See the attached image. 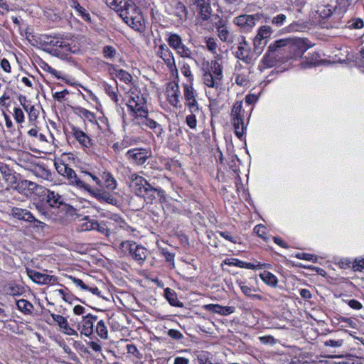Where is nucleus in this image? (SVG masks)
I'll use <instances>...</instances> for the list:
<instances>
[{
  "label": "nucleus",
  "mask_w": 364,
  "mask_h": 364,
  "mask_svg": "<svg viewBox=\"0 0 364 364\" xmlns=\"http://www.w3.org/2000/svg\"><path fill=\"white\" fill-rule=\"evenodd\" d=\"M185 105L188 108L190 112H200L196 98L189 100V101H186Z\"/></svg>",
  "instance_id": "13d9d810"
},
{
  "label": "nucleus",
  "mask_w": 364,
  "mask_h": 364,
  "mask_svg": "<svg viewBox=\"0 0 364 364\" xmlns=\"http://www.w3.org/2000/svg\"><path fill=\"white\" fill-rule=\"evenodd\" d=\"M110 219L114 220L119 228L126 230L127 231H134V229L127 225L124 220L118 215L113 214L110 216Z\"/></svg>",
  "instance_id": "a18cd8bd"
},
{
  "label": "nucleus",
  "mask_w": 364,
  "mask_h": 364,
  "mask_svg": "<svg viewBox=\"0 0 364 364\" xmlns=\"http://www.w3.org/2000/svg\"><path fill=\"white\" fill-rule=\"evenodd\" d=\"M68 278L81 290L85 291L88 289V285L85 284L82 280L73 276H69Z\"/></svg>",
  "instance_id": "338daca9"
},
{
  "label": "nucleus",
  "mask_w": 364,
  "mask_h": 364,
  "mask_svg": "<svg viewBox=\"0 0 364 364\" xmlns=\"http://www.w3.org/2000/svg\"><path fill=\"white\" fill-rule=\"evenodd\" d=\"M181 73L186 78L187 82L186 84H193L194 76L191 72L190 65L185 62L182 63L180 68Z\"/></svg>",
  "instance_id": "4c0bfd02"
},
{
  "label": "nucleus",
  "mask_w": 364,
  "mask_h": 364,
  "mask_svg": "<svg viewBox=\"0 0 364 364\" xmlns=\"http://www.w3.org/2000/svg\"><path fill=\"white\" fill-rule=\"evenodd\" d=\"M139 125L141 126L142 128L145 127L146 128L152 129L158 137H162V135L164 133V129L162 128L161 125L156 122L150 117L145 119L142 124H140Z\"/></svg>",
  "instance_id": "b1692460"
},
{
  "label": "nucleus",
  "mask_w": 364,
  "mask_h": 364,
  "mask_svg": "<svg viewBox=\"0 0 364 364\" xmlns=\"http://www.w3.org/2000/svg\"><path fill=\"white\" fill-rule=\"evenodd\" d=\"M11 215L18 220L27 222H35L38 223L36 226H41L43 225V223L36 220L33 214L26 209L14 207L11 209Z\"/></svg>",
  "instance_id": "aec40b11"
},
{
  "label": "nucleus",
  "mask_w": 364,
  "mask_h": 364,
  "mask_svg": "<svg viewBox=\"0 0 364 364\" xmlns=\"http://www.w3.org/2000/svg\"><path fill=\"white\" fill-rule=\"evenodd\" d=\"M14 118L17 124H21L25 122V115L21 108H14Z\"/></svg>",
  "instance_id": "603ef678"
},
{
  "label": "nucleus",
  "mask_w": 364,
  "mask_h": 364,
  "mask_svg": "<svg viewBox=\"0 0 364 364\" xmlns=\"http://www.w3.org/2000/svg\"><path fill=\"white\" fill-rule=\"evenodd\" d=\"M26 272L32 281L39 284H47L56 281L54 276L43 274L33 269H26Z\"/></svg>",
  "instance_id": "dca6fc26"
},
{
  "label": "nucleus",
  "mask_w": 364,
  "mask_h": 364,
  "mask_svg": "<svg viewBox=\"0 0 364 364\" xmlns=\"http://www.w3.org/2000/svg\"><path fill=\"white\" fill-rule=\"evenodd\" d=\"M119 16L130 27L136 31H141L143 30L144 26L142 17L140 15L139 9L134 4V9L127 8Z\"/></svg>",
  "instance_id": "423d86ee"
},
{
  "label": "nucleus",
  "mask_w": 364,
  "mask_h": 364,
  "mask_svg": "<svg viewBox=\"0 0 364 364\" xmlns=\"http://www.w3.org/2000/svg\"><path fill=\"white\" fill-rule=\"evenodd\" d=\"M287 16L285 14H279L277 15L276 16H274L271 19V23L272 25L280 27L282 26L284 22L286 21Z\"/></svg>",
  "instance_id": "4d7b16f0"
},
{
  "label": "nucleus",
  "mask_w": 364,
  "mask_h": 364,
  "mask_svg": "<svg viewBox=\"0 0 364 364\" xmlns=\"http://www.w3.org/2000/svg\"><path fill=\"white\" fill-rule=\"evenodd\" d=\"M167 100L171 105L175 107H181V91L178 82H171L166 88Z\"/></svg>",
  "instance_id": "ddd939ff"
},
{
  "label": "nucleus",
  "mask_w": 364,
  "mask_h": 364,
  "mask_svg": "<svg viewBox=\"0 0 364 364\" xmlns=\"http://www.w3.org/2000/svg\"><path fill=\"white\" fill-rule=\"evenodd\" d=\"M235 56L246 63H250L251 61V48L243 37H242V41L238 43Z\"/></svg>",
  "instance_id": "2eb2a0df"
},
{
  "label": "nucleus",
  "mask_w": 364,
  "mask_h": 364,
  "mask_svg": "<svg viewBox=\"0 0 364 364\" xmlns=\"http://www.w3.org/2000/svg\"><path fill=\"white\" fill-rule=\"evenodd\" d=\"M174 15L181 21L187 19L188 9L186 6L181 2H178L174 8Z\"/></svg>",
  "instance_id": "c9c22d12"
},
{
  "label": "nucleus",
  "mask_w": 364,
  "mask_h": 364,
  "mask_svg": "<svg viewBox=\"0 0 364 364\" xmlns=\"http://www.w3.org/2000/svg\"><path fill=\"white\" fill-rule=\"evenodd\" d=\"M259 276L262 281L267 285L271 287H276L277 286V277L270 272L264 271L261 272Z\"/></svg>",
  "instance_id": "c85d7f7f"
},
{
  "label": "nucleus",
  "mask_w": 364,
  "mask_h": 364,
  "mask_svg": "<svg viewBox=\"0 0 364 364\" xmlns=\"http://www.w3.org/2000/svg\"><path fill=\"white\" fill-rule=\"evenodd\" d=\"M52 318L56 322L64 334L77 336V332L71 328L65 317L60 314H51Z\"/></svg>",
  "instance_id": "6ab92c4d"
},
{
  "label": "nucleus",
  "mask_w": 364,
  "mask_h": 364,
  "mask_svg": "<svg viewBox=\"0 0 364 364\" xmlns=\"http://www.w3.org/2000/svg\"><path fill=\"white\" fill-rule=\"evenodd\" d=\"M223 77L222 65L217 60H211L208 70L204 71L202 76L203 83L208 89L205 90L208 97H210L213 90L217 91L219 89Z\"/></svg>",
  "instance_id": "20e7f679"
},
{
  "label": "nucleus",
  "mask_w": 364,
  "mask_h": 364,
  "mask_svg": "<svg viewBox=\"0 0 364 364\" xmlns=\"http://www.w3.org/2000/svg\"><path fill=\"white\" fill-rule=\"evenodd\" d=\"M73 6L76 10V11L82 17L84 20H90V14L87 12L85 8L80 6V4L77 1H74Z\"/></svg>",
  "instance_id": "3c124183"
},
{
  "label": "nucleus",
  "mask_w": 364,
  "mask_h": 364,
  "mask_svg": "<svg viewBox=\"0 0 364 364\" xmlns=\"http://www.w3.org/2000/svg\"><path fill=\"white\" fill-rule=\"evenodd\" d=\"M161 192V189L153 188L149 185V187H147V190H145L140 196L144 198L145 200H149V202H151L156 198V193H158L159 195Z\"/></svg>",
  "instance_id": "58836bf2"
},
{
  "label": "nucleus",
  "mask_w": 364,
  "mask_h": 364,
  "mask_svg": "<svg viewBox=\"0 0 364 364\" xmlns=\"http://www.w3.org/2000/svg\"><path fill=\"white\" fill-rule=\"evenodd\" d=\"M94 227V230L97 231L98 232L104 235L107 237H109L110 236V230H109L105 222L102 221L99 223L97 220H95V224Z\"/></svg>",
  "instance_id": "37998d69"
},
{
  "label": "nucleus",
  "mask_w": 364,
  "mask_h": 364,
  "mask_svg": "<svg viewBox=\"0 0 364 364\" xmlns=\"http://www.w3.org/2000/svg\"><path fill=\"white\" fill-rule=\"evenodd\" d=\"M95 331L98 336L102 339H107L108 338V330L103 320L97 322Z\"/></svg>",
  "instance_id": "a19ab883"
},
{
  "label": "nucleus",
  "mask_w": 364,
  "mask_h": 364,
  "mask_svg": "<svg viewBox=\"0 0 364 364\" xmlns=\"http://www.w3.org/2000/svg\"><path fill=\"white\" fill-rule=\"evenodd\" d=\"M77 110V114L84 120H87L92 124H95V122H97V117L95 113L83 107H78Z\"/></svg>",
  "instance_id": "f704fd0d"
},
{
  "label": "nucleus",
  "mask_w": 364,
  "mask_h": 364,
  "mask_svg": "<svg viewBox=\"0 0 364 364\" xmlns=\"http://www.w3.org/2000/svg\"><path fill=\"white\" fill-rule=\"evenodd\" d=\"M232 124L234 127V131L235 135L240 139H242L244 135V122L242 119H232Z\"/></svg>",
  "instance_id": "e433bc0d"
},
{
  "label": "nucleus",
  "mask_w": 364,
  "mask_h": 364,
  "mask_svg": "<svg viewBox=\"0 0 364 364\" xmlns=\"http://www.w3.org/2000/svg\"><path fill=\"white\" fill-rule=\"evenodd\" d=\"M164 296L171 306H182L183 304L178 301L177 294L174 290L170 288L165 289Z\"/></svg>",
  "instance_id": "2f4dec72"
},
{
  "label": "nucleus",
  "mask_w": 364,
  "mask_h": 364,
  "mask_svg": "<svg viewBox=\"0 0 364 364\" xmlns=\"http://www.w3.org/2000/svg\"><path fill=\"white\" fill-rule=\"evenodd\" d=\"M156 55L161 58L168 67L172 76L178 77V71L175 63L173 53L166 44H161L156 50Z\"/></svg>",
  "instance_id": "0eeeda50"
},
{
  "label": "nucleus",
  "mask_w": 364,
  "mask_h": 364,
  "mask_svg": "<svg viewBox=\"0 0 364 364\" xmlns=\"http://www.w3.org/2000/svg\"><path fill=\"white\" fill-rule=\"evenodd\" d=\"M26 291L23 285L16 283H10L6 287L7 294L16 296H21Z\"/></svg>",
  "instance_id": "72a5a7b5"
},
{
  "label": "nucleus",
  "mask_w": 364,
  "mask_h": 364,
  "mask_svg": "<svg viewBox=\"0 0 364 364\" xmlns=\"http://www.w3.org/2000/svg\"><path fill=\"white\" fill-rule=\"evenodd\" d=\"M95 224V220L90 219L88 216H85L82 218L80 223L77 225L76 229L78 232H85L94 230V225Z\"/></svg>",
  "instance_id": "cd10ccee"
},
{
  "label": "nucleus",
  "mask_w": 364,
  "mask_h": 364,
  "mask_svg": "<svg viewBox=\"0 0 364 364\" xmlns=\"http://www.w3.org/2000/svg\"><path fill=\"white\" fill-rule=\"evenodd\" d=\"M167 335L176 341L181 340L183 338L182 333L176 329H169L167 332Z\"/></svg>",
  "instance_id": "774afa93"
},
{
  "label": "nucleus",
  "mask_w": 364,
  "mask_h": 364,
  "mask_svg": "<svg viewBox=\"0 0 364 364\" xmlns=\"http://www.w3.org/2000/svg\"><path fill=\"white\" fill-rule=\"evenodd\" d=\"M43 45L46 51L61 58H66L68 53L78 54L81 52V46L77 42L58 36H46Z\"/></svg>",
  "instance_id": "7ed1b4c3"
},
{
  "label": "nucleus",
  "mask_w": 364,
  "mask_h": 364,
  "mask_svg": "<svg viewBox=\"0 0 364 364\" xmlns=\"http://www.w3.org/2000/svg\"><path fill=\"white\" fill-rule=\"evenodd\" d=\"M295 257L299 259L311 261L313 262H316L317 261L316 256L305 252H298L295 255Z\"/></svg>",
  "instance_id": "bf43d9fd"
},
{
  "label": "nucleus",
  "mask_w": 364,
  "mask_h": 364,
  "mask_svg": "<svg viewBox=\"0 0 364 364\" xmlns=\"http://www.w3.org/2000/svg\"><path fill=\"white\" fill-rule=\"evenodd\" d=\"M217 34L220 40L227 43H232L235 40V34L229 28L226 21L220 18L215 23Z\"/></svg>",
  "instance_id": "9d476101"
},
{
  "label": "nucleus",
  "mask_w": 364,
  "mask_h": 364,
  "mask_svg": "<svg viewBox=\"0 0 364 364\" xmlns=\"http://www.w3.org/2000/svg\"><path fill=\"white\" fill-rule=\"evenodd\" d=\"M101 176L105 182L107 192L109 193V191H112L117 188V182L111 173L105 171Z\"/></svg>",
  "instance_id": "bb28decb"
},
{
  "label": "nucleus",
  "mask_w": 364,
  "mask_h": 364,
  "mask_svg": "<svg viewBox=\"0 0 364 364\" xmlns=\"http://www.w3.org/2000/svg\"><path fill=\"white\" fill-rule=\"evenodd\" d=\"M129 99L127 102L128 108L136 107L138 102L147 100L145 96L136 87H131L129 91Z\"/></svg>",
  "instance_id": "4be33fe9"
},
{
  "label": "nucleus",
  "mask_w": 364,
  "mask_h": 364,
  "mask_svg": "<svg viewBox=\"0 0 364 364\" xmlns=\"http://www.w3.org/2000/svg\"><path fill=\"white\" fill-rule=\"evenodd\" d=\"M283 47H289L294 50L295 56H301L308 49L306 41L301 38H288L276 41L269 45L268 51L263 58V62L267 67H272L277 61L274 53Z\"/></svg>",
  "instance_id": "f03ea898"
},
{
  "label": "nucleus",
  "mask_w": 364,
  "mask_h": 364,
  "mask_svg": "<svg viewBox=\"0 0 364 364\" xmlns=\"http://www.w3.org/2000/svg\"><path fill=\"white\" fill-rule=\"evenodd\" d=\"M94 124L97 125L98 128L102 132H105L109 129L108 119L105 117L97 118V122H95Z\"/></svg>",
  "instance_id": "864d4df0"
},
{
  "label": "nucleus",
  "mask_w": 364,
  "mask_h": 364,
  "mask_svg": "<svg viewBox=\"0 0 364 364\" xmlns=\"http://www.w3.org/2000/svg\"><path fill=\"white\" fill-rule=\"evenodd\" d=\"M168 45L175 50L183 44L181 36L176 33H171L168 38Z\"/></svg>",
  "instance_id": "79ce46f5"
},
{
  "label": "nucleus",
  "mask_w": 364,
  "mask_h": 364,
  "mask_svg": "<svg viewBox=\"0 0 364 364\" xmlns=\"http://www.w3.org/2000/svg\"><path fill=\"white\" fill-rule=\"evenodd\" d=\"M117 249L124 255L129 254L140 265L144 263L149 255V251L146 247L132 240L122 241Z\"/></svg>",
  "instance_id": "39448f33"
},
{
  "label": "nucleus",
  "mask_w": 364,
  "mask_h": 364,
  "mask_svg": "<svg viewBox=\"0 0 364 364\" xmlns=\"http://www.w3.org/2000/svg\"><path fill=\"white\" fill-rule=\"evenodd\" d=\"M199 364H210L209 353L206 351L200 352L197 355Z\"/></svg>",
  "instance_id": "680f3d73"
},
{
  "label": "nucleus",
  "mask_w": 364,
  "mask_h": 364,
  "mask_svg": "<svg viewBox=\"0 0 364 364\" xmlns=\"http://www.w3.org/2000/svg\"><path fill=\"white\" fill-rule=\"evenodd\" d=\"M239 287L242 291V292L247 296H252V294L253 291H255L256 290L255 289H252L247 285H245L242 282H238Z\"/></svg>",
  "instance_id": "69168bd1"
},
{
  "label": "nucleus",
  "mask_w": 364,
  "mask_h": 364,
  "mask_svg": "<svg viewBox=\"0 0 364 364\" xmlns=\"http://www.w3.org/2000/svg\"><path fill=\"white\" fill-rule=\"evenodd\" d=\"M55 291L58 292V294L62 297L63 301L69 304H72L73 301V295L67 293L65 289H57Z\"/></svg>",
  "instance_id": "0e129e2a"
},
{
  "label": "nucleus",
  "mask_w": 364,
  "mask_h": 364,
  "mask_svg": "<svg viewBox=\"0 0 364 364\" xmlns=\"http://www.w3.org/2000/svg\"><path fill=\"white\" fill-rule=\"evenodd\" d=\"M55 166L57 171L62 176L67 178L69 181V183L76 187V185H81L82 183L78 179V175L75 172V171L69 167L67 164L61 161H58L55 162Z\"/></svg>",
  "instance_id": "6e6552de"
},
{
  "label": "nucleus",
  "mask_w": 364,
  "mask_h": 364,
  "mask_svg": "<svg viewBox=\"0 0 364 364\" xmlns=\"http://www.w3.org/2000/svg\"><path fill=\"white\" fill-rule=\"evenodd\" d=\"M103 56L110 60H113L117 54L116 49L111 46H105L102 50Z\"/></svg>",
  "instance_id": "c03bdc74"
},
{
  "label": "nucleus",
  "mask_w": 364,
  "mask_h": 364,
  "mask_svg": "<svg viewBox=\"0 0 364 364\" xmlns=\"http://www.w3.org/2000/svg\"><path fill=\"white\" fill-rule=\"evenodd\" d=\"M205 309L213 313H215L222 316H228L235 311L233 306H223L219 304H210L205 306Z\"/></svg>",
  "instance_id": "5701e85b"
},
{
  "label": "nucleus",
  "mask_w": 364,
  "mask_h": 364,
  "mask_svg": "<svg viewBox=\"0 0 364 364\" xmlns=\"http://www.w3.org/2000/svg\"><path fill=\"white\" fill-rule=\"evenodd\" d=\"M193 4L198 9L203 20H207L210 14L209 0H194Z\"/></svg>",
  "instance_id": "393cba45"
},
{
  "label": "nucleus",
  "mask_w": 364,
  "mask_h": 364,
  "mask_svg": "<svg viewBox=\"0 0 364 364\" xmlns=\"http://www.w3.org/2000/svg\"><path fill=\"white\" fill-rule=\"evenodd\" d=\"M176 51L181 58H191V55H192L191 50L183 43L181 46H179L176 50Z\"/></svg>",
  "instance_id": "6e6d98bb"
},
{
  "label": "nucleus",
  "mask_w": 364,
  "mask_h": 364,
  "mask_svg": "<svg viewBox=\"0 0 364 364\" xmlns=\"http://www.w3.org/2000/svg\"><path fill=\"white\" fill-rule=\"evenodd\" d=\"M271 264L267 263H260L259 262H256L255 263H250L244 262L243 268L247 269H260L264 267L270 268Z\"/></svg>",
  "instance_id": "8fccbe9b"
},
{
  "label": "nucleus",
  "mask_w": 364,
  "mask_h": 364,
  "mask_svg": "<svg viewBox=\"0 0 364 364\" xmlns=\"http://www.w3.org/2000/svg\"><path fill=\"white\" fill-rule=\"evenodd\" d=\"M17 309L25 315H30L33 310V304L26 299L16 301Z\"/></svg>",
  "instance_id": "473e14b6"
},
{
  "label": "nucleus",
  "mask_w": 364,
  "mask_h": 364,
  "mask_svg": "<svg viewBox=\"0 0 364 364\" xmlns=\"http://www.w3.org/2000/svg\"><path fill=\"white\" fill-rule=\"evenodd\" d=\"M200 112H191L186 117V124L192 129H196L197 127V116Z\"/></svg>",
  "instance_id": "49530a36"
},
{
  "label": "nucleus",
  "mask_w": 364,
  "mask_h": 364,
  "mask_svg": "<svg viewBox=\"0 0 364 364\" xmlns=\"http://www.w3.org/2000/svg\"><path fill=\"white\" fill-rule=\"evenodd\" d=\"M73 134L75 139L85 147H90L92 145L90 138L78 128H73Z\"/></svg>",
  "instance_id": "a878e982"
},
{
  "label": "nucleus",
  "mask_w": 364,
  "mask_h": 364,
  "mask_svg": "<svg viewBox=\"0 0 364 364\" xmlns=\"http://www.w3.org/2000/svg\"><path fill=\"white\" fill-rule=\"evenodd\" d=\"M242 112V107L241 102H237L232 109L231 117L232 119H242L243 116L241 114Z\"/></svg>",
  "instance_id": "de8ad7c7"
},
{
  "label": "nucleus",
  "mask_w": 364,
  "mask_h": 364,
  "mask_svg": "<svg viewBox=\"0 0 364 364\" xmlns=\"http://www.w3.org/2000/svg\"><path fill=\"white\" fill-rule=\"evenodd\" d=\"M258 17L255 15L243 14L235 17L233 23L245 31H250L256 24Z\"/></svg>",
  "instance_id": "4468645a"
},
{
  "label": "nucleus",
  "mask_w": 364,
  "mask_h": 364,
  "mask_svg": "<svg viewBox=\"0 0 364 364\" xmlns=\"http://www.w3.org/2000/svg\"><path fill=\"white\" fill-rule=\"evenodd\" d=\"M129 178L131 180V186L134 189L136 194L138 196L141 195L145 190H147V187H149L148 181L136 173L130 175Z\"/></svg>",
  "instance_id": "f3484780"
},
{
  "label": "nucleus",
  "mask_w": 364,
  "mask_h": 364,
  "mask_svg": "<svg viewBox=\"0 0 364 364\" xmlns=\"http://www.w3.org/2000/svg\"><path fill=\"white\" fill-rule=\"evenodd\" d=\"M183 87L185 102L196 98V90L193 88V84H183Z\"/></svg>",
  "instance_id": "ea45409f"
},
{
  "label": "nucleus",
  "mask_w": 364,
  "mask_h": 364,
  "mask_svg": "<svg viewBox=\"0 0 364 364\" xmlns=\"http://www.w3.org/2000/svg\"><path fill=\"white\" fill-rule=\"evenodd\" d=\"M150 154L148 150L145 149H133L129 150L127 154V158L132 163L137 165L144 164L149 157Z\"/></svg>",
  "instance_id": "f8f14e48"
},
{
  "label": "nucleus",
  "mask_w": 364,
  "mask_h": 364,
  "mask_svg": "<svg viewBox=\"0 0 364 364\" xmlns=\"http://www.w3.org/2000/svg\"><path fill=\"white\" fill-rule=\"evenodd\" d=\"M97 316L88 314L82 316L81 320L77 322V329L82 335L89 337L94 331V323L97 321Z\"/></svg>",
  "instance_id": "9b49d317"
},
{
  "label": "nucleus",
  "mask_w": 364,
  "mask_h": 364,
  "mask_svg": "<svg viewBox=\"0 0 364 364\" xmlns=\"http://www.w3.org/2000/svg\"><path fill=\"white\" fill-rule=\"evenodd\" d=\"M78 179L82 184L76 185L77 188L87 192L100 203H106L111 205H116L117 203V200L113 195L102 188V181L93 173L82 171L78 175Z\"/></svg>",
  "instance_id": "f257e3e1"
},
{
  "label": "nucleus",
  "mask_w": 364,
  "mask_h": 364,
  "mask_svg": "<svg viewBox=\"0 0 364 364\" xmlns=\"http://www.w3.org/2000/svg\"><path fill=\"white\" fill-rule=\"evenodd\" d=\"M132 116H133V122L135 124H140L149 117V110L147 107V100L145 102H138L136 107L128 108Z\"/></svg>",
  "instance_id": "1a4fd4ad"
},
{
  "label": "nucleus",
  "mask_w": 364,
  "mask_h": 364,
  "mask_svg": "<svg viewBox=\"0 0 364 364\" xmlns=\"http://www.w3.org/2000/svg\"><path fill=\"white\" fill-rule=\"evenodd\" d=\"M105 4L111 9L115 10L119 15L126 9H134V4L132 0H105Z\"/></svg>",
  "instance_id": "412c9836"
},
{
  "label": "nucleus",
  "mask_w": 364,
  "mask_h": 364,
  "mask_svg": "<svg viewBox=\"0 0 364 364\" xmlns=\"http://www.w3.org/2000/svg\"><path fill=\"white\" fill-rule=\"evenodd\" d=\"M205 44L209 51H210L212 53H216L218 43L215 38H214L213 37H206Z\"/></svg>",
  "instance_id": "5fc2aeb1"
},
{
  "label": "nucleus",
  "mask_w": 364,
  "mask_h": 364,
  "mask_svg": "<svg viewBox=\"0 0 364 364\" xmlns=\"http://www.w3.org/2000/svg\"><path fill=\"white\" fill-rule=\"evenodd\" d=\"M225 264L229 266L238 267L243 268L244 261L235 258H228L224 261Z\"/></svg>",
  "instance_id": "e2e57ef3"
},
{
  "label": "nucleus",
  "mask_w": 364,
  "mask_h": 364,
  "mask_svg": "<svg viewBox=\"0 0 364 364\" xmlns=\"http://www.w3.org/2000/svg\"><path fill=\"white\" fill-rule=\"evenodd\" d=\"M28 116L30 125L36 127L38 118L39 116V109L35 105L27 107L25 109Z\"/></svg>",
  "instance_id": "7c9ffc66"
},
{
  "label": "nucleus",
  "mask_w": 364,
  "mask_h": 364,
  "mask_svg": "<svg viewBox=\"0 0 364 364\" xmlns=\"http://www.w3.org/2000/svg\"><path fill=\"white\" fill-rule=\"evenodd\" d=\"M45 198L44 206L50 208H58L63 203L61 196L55 191L45 189L42 191Z\"/></svg>",
  "instance_id": "a211bd4d"
},
{
  "label": "nucleus",
  "mask_w": 364,
  "mask_h": 364,
  "mask_svg": "<svg viewBox=\"0 0 364 364\" xmlns=\"http://www.w3.org/2000/svg\"><path fill=\"white\" fill-rule=\"evenodd\" d=\"M38 188H41V187H40L36 183L26 179L18 181L16 186V189L19 191L28 190L30 191L34 192L35 191H37Z\"/></svg>",
  "instance_id": "c756f323"
},
{
  "label": "nucleus",
  "mask_w": 364,
  "mask_h": 364,
  "mask_svg": "<svg viewBox=\"0 0 364 364\" xmlns=\"http://www.w3.org/2000/svg\"><path fill=\"white\" fill-rule=\"evenodd\" d=\"M117 76L122 81H124L125 83L128 84L132 82V75L126 72L125 70H123L122 69L119 70L117 71Z\"/></svg>",
  "instance_id": "052dcab7"
},
{
  "label": "nucleus",
  "mask_w": 364,
  "mask_h": 364,
  "mask_svg": "<svg viewBox=\"0 0 364 364\" xmlns=\"http://www.w3.org/2000/svg\"><path fill=\"white\" fill-rule=\"evenodd\" d=\"M272 33V30L269 26H262L259 28L257 36L267 41Z\"/></svg>",
  "instance_id": "09e8293b"
}]
</instances>
